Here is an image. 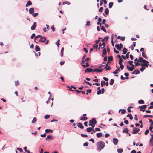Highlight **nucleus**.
<instances>
[{
    "label": "nucleus",
    "instance_id": "1",
    "mask_svg": "<svg viewBox=\"0 0 153 153\" xmlns=\"http://www.w3.org/2000/svg\"><path fill=\"white\" fill-rule=\"evenodd\" d=\"M97 146L98 150H101L103 149L105 146V144L104 142L100 141L97 143Z\"/></svg>",
    "mask_w": 153,
    "mask_h": 153
},
{
    "label": "nucleus",
    "instance_id": "2",
    "mask_svg": "<svg viewBox=\"0 0 153 153\" xmlns=\"http://www.w3.org/2000/svg\"><path fill=\"white\" fill-rule=\"evenodd\" d=\"M89 126H92V128H94L95 125L97 123V121L94 118H93L91 120H90L89 121Z\"/></svg>",
    "mask_w": 153,
    "mask_h": 153
},
{
    "label": "nucleus",
    "instance_id": "3",
    "mask_svg": "<svg viewBox=\"0 0 153 153\" xmlns=\"http://www.w3.org/2000/svg\"><path fill=\"white\" fill-rule=\"evenodd\" d=\"M143 62V63L141 64V65L142 67H148L149 63L148 61L146 60H144L143 62Z\"/></svg>",
    "mask_w": 153,
    "mask_h": 153
},
{
    "label": "nucleus",
    "instance_id": "4",
    "mask_svg": "<svg viewBox=\"0 0 153 153\" xmlns=\"http://www.w3.org/2000/svg\"><path fill=\"white\" fill-rule=\"evenodd\" d=\"M147 105H142L141 106H140L139 107V108H140V110L141 111H142L143 112H144L145 111V109L146 108Z\"/></svg>",
    "mask_w": 153,
    "mask_h": 153
},
{
    "label": "nucleus",
    "instance_id": "5",
    "mask_svg": "<svg viewBox=\"0 0 153 153\" xmlns=\"http://www.w3.org/2000/svg\"><path fill=\"white\" fill-rule=\"evenodd\" d=\"M140 131V129H137L136 127H134L132 133L135 134L138 132Z\"/></svg>",
    "mask_w": 153,
    "mask_h": 153
},
{
    "label": "nucleus",
    "instance_id": "6",
    "mask_svg": "<svg viewBox=\"0 0 153 153\" xmlns=\"http://www.w3.org/2000/svg\"><path fill=\"white\" fill-rule=\"evenodd\" d=\"M94 69H92L91 68H87L85 69V72L86 73L87 72H94Z\"/></svg>",
    "mask_w": 153,
    "mask_h": 153
},
{
    "label": "nucleus",
    "instance_id": "7",
    "mask_svg": "<svg viewBox=\"0 0 153 153\" xmlns=\"http://www.w3.org/2000/svg\"><path fill=\"white\" fill-rule=\"evenodd\" d=\"M46 39V38L45 37L42 36L39 40V42H45Z\"/></svg>",
    "mask_w": 153,
    "mask_h": 153
},
{
    "label": "nucleus",
    "instance_id": "8",
    "mask_svg": "<svg viewBox=\"0 0 153 153\" xmlns=\"http://www.w3.org/2000/svg\"><path fill=\"white\" fill-rule=\"evenodd\" d=\"M108 63H110V61H108L106 65L104 68L105 69V70L107 71L108 70H109L111 69V68L110 66H109L107 68L108 66Z\"/></svg>",
    "mask_w": 153,
    "mask_h": 153
},
{
    "label": "nucleus",
    "instance_id": "9",
    "mask_svg": "<svg viewBox=\"0 0 153 153\" xmlns=\"http://www.w3.org/2000/svg\"><path fill=\"white\" fill-rule=\"evenodd\" d=\"M118 140L117 139L115 138H113V142L115 145H117L118 143Z\"/></svg>",
    "mask_w": 153,
    "mask_h": 153
},
{
    "label": "nucleus",
    "instance_id": "10",
    "mask_svg": "<svg viewBox=\"0 0 153 153\" xmlns=\"http://www.w3.org/2000/svg\"><path fill=\"white\" fill-rule=\"evenodd\" d=\"M94 72H101L102 71V69H94Z\"/></svg>",
    "mask_w": 153,
    "mask_h": 153
},
{
    "label": "nucleus",
    "instance_id": "11",
    "mask_svg": "<svg viewBox=\"0 0 153 153\" xmlns=\"http://www.w3.org/2000/svg\"><path fill=\"white\" fill-rule=\"evenodd\" d=\"M107 54V51L106 49L105 48L103 50L102 53V57H104V56L105 55Z\"/></svg>",
    "mask_w": 153,
    "mask_h": 153
},
{
    "label": "nucleus",
    "instance_id": "12",
    "mask_svg": "<svg viewBox=\"0 0 153 153\" xmlns=\"http://www.w3.org/2000/svg\"><path fill=\"white\" fill-rule=\"evenodd\" d=\"M36 27V22H34L33 25L31 27V29L32 30H34Z\"/></svg>",
    "mask_w": 153,
    "mask_h": 153
},
{
    "label": "nucleus",
    "instance_id": "13",
    "mask_svg": "<svg viewBox=\"0 0 153 153\" xmlns=\"http://www.w3.org/2000/svg\"><path fill=\"white\" fill-rule=\"evenodd\" d=\"M54 137H52L51 135H48L47 136V137L46 138V140L51 139L53 140L54 139Z\"/></svg>",
    "mask_w": 153,
    "mask_h": 153
},
{
    "label": "nucleus",
    "instance_id": "14",
    "mask_svg": "<svg viewBox=\"0 0 153 153\" xmlns=\"http://www.w3.org/2000/svg\"><path fill=\"white\" fill-rule=\"evenodd\" d=\"M77 125L78 127L80 128L81 129H83L84 127L81 123H78Z\"/></svg>",
    "mask_w": 153,
    "mask_h": 153
},
{
    "label": "nucleus",
    "instance_id": "15",
    "mask_svg": "<svg viewBox=\"0 0 153 153\" xmlns=\"http://www.w3.org/2000/svg\"><path fill=\"white\" fill-rule=\"evenodd\" d=\"M29 12L30 14H33L34 12V9L33 8H30L29 9Z\"/></svg>",
    "mask_w": 153,
    "mask_h": 153
},
{
    "label": "nucleus",
    "instance_id": "16",
    "mask_svg": "<svg viewBox=\"0 0 153 153\" xmlns=\"http://www.w3.org/2000/svg\"><path fill=\"white\" fill-rule=\"evenodd\" d=\"M140 71L137 69L135 70L132 72V74H138L140 73Z\"/></svg>",
    "mask_w": 153,
    "mask_h": 153
},
{
    "label": "nucleus",
    "instance_id": "17",
    "mask_svg": "<svg viewBox=\"0 0 153 153\" xmlns=\"http://www.w3.org/2000/svg\"><path fill=\"white\" fill-rule=\"evenodd\" d=\"M145 60L143 59V58L142 57H140L137 62H143V61Z\"/></svg>",
    "mask_w": 153,
    "mask_h": 153
},
{
    "label": "nucleus",
    "instance_id": "18",
    "mask_svg": "<svg viewBox=\"0 0 153 153\" xmlns=\"http://www.w3.org/2000/svg\"><path fill=\"white\" fill-rule=\"evenodd\" d=\"M32 3L31 2V1H28L27 3L26 4L25 6L26 7H27L32 5Z\"/></svg>",
    "mask_w": 153,
    "mask_h": 153
},
{
    "label": "nucleus",
    "instance_id": "19",
    "mask_svg": "<svg viewBox=\"0 0 153 153\" xmlns=\"http://www.w3.org/2000/svg\"><path fill=\"white\" fill-rule=\"evenodd\" d=\"M127 49L125 48H124L123 50V54H125L127 52Z\"/></svg>",
    "mask_w": 153,
    "mask_h": 153
},
{
    "label": "nucleus",
    "instance_id": "20",
    "mask_svg": "<svg viewBox=\"0 0 153 153\" xmlns=\"http://www.w3.org/2000/svg\"><path fill=\"white\" fill-rule=\"evenodd\" d=\"M40 48L39 46L36 45L35 46V50L36 51H40Z\"/></svg>",
    "mask_w": 153,
    "mask_h": 153
},
{
    "label": "nucleus",
    "instance_id": "21",
    "mask_svg": "<svg viewBox=\"0 0 153 153\" xmlns=\"http://www.w3.org/2000/svg\"><path fill=\"white\" fill-rule=\"evenodd\" d=\"M115 47L117 50L119 51H120L121 50V49L119 46V44H116L115 45Z\"/></svg>",
    "mask_w": 153,
    "mask_h": 153
},
{
    "label": "nucleus",
    "instance_id": "22",
    "mask_svg": "<svg viewBox=\"0 0 153 153\" xmlns=\"http://www.w3.org/2000/svg\"><path fill=\"white\" fill-rule=\"evenodd\" d=\"M53 130H51V129H46L45 130V132L46 133H49V132L52 133V132H53Z\"/></svg>",
    "mask_w": 153,
    "mask_h": 153
},
{
    "label": "nucleus",
    "instance_id": "23",
    "mask_svg": "<svg viewBox=\"0 0 153 153\" xmlns=\"http://www.w3.org/2000/svg\"><path fill=\"white\" fill-rule=\"evenodd\" d=\"M92 128L91 127H89L87 128L86 131L88 132H91L92 130Z\"/></svg>",
    "mask_w": 153,
    "mask_h": 153
},
{
    "label": "nucleus",
    "instance_id": "24",
    "mask_svg": "<svg viewBox=\"0 0 153 153\" xmlns=\"http://www.w3.org/2000/svg\"><path fill=\"white\" fill-rule=\"evenodd\" d=\"M142 56L144 58L147 59L148 58L147 56L145 54L144 52H142Z\"/></svg>",
    "mask_w": 153,
    "mask_h": 153
},
{
    "label": "nucleus",
    "instance_id": "25",
    "mask_svg": "<svg viewBox=\"0 0 153 153\" xmlns=\"http://www.w3.org/2000/svg\"><path fill=\"white\" fill-rule=\"evenodd\" d=\"M129 130L127 128H126L123 131V133H128Z\"/></svg>",
    "mask_w": 153,
    "mask_h": 153
},
{
    "label": "nucleus",
    "instance_id": "26",
    "mask_svg": "<svg viewBox=\"0 0 153 153\" xmlns=\"http://www.w3.org/2000/svg\"><path fill=\"white\" fill-rule=\"evenodd\" d=\"M117 151L118 153H121L123 152V150L121 148L118 149H117Z\"/></svg>",
    "mask_w": 153,
    "mask_h": 153
},
{
    "label": "nucleus",
    "instance_id": "27",
    "mask_svg": "<svg viewBox=\"0 0 153 153\" xmlns=\"http://www.w3.org/2000/svg\"><path fill=\"white\" fill-rule=\"evenodd\" d=\"M121 110V109H120L119 110V112H120V111ZM126 110H125V109H123V110H122V111L121 112V114H125V113H126Z\"/></svg>",
    "mask_w": 153,
    "mask_h": 153
},
{
    "label": "nucleus",
    "instance_id": "28",
    "mask_svg": "<svg viewBox=\"0 0 153 153\" xmlns=\"http://www.w3.org/2000/svg\"><path fill=\"white\" fill-rule=\"evenodd\" d=\"M102 133H99L97 134V136L98 138L101 137L102 136Z\"/></svg>",
    "mask_w": 153,
    "mask_h": 153
},
{
    "label": "nucleus",
    "instance_id": "29",
    "mask_svg": "<svg viewBox=\"0 0 153 153\" xmlns=\"http://www.w3.org/2000/svg\"><path fill=\"white\" fill-rule=\"evenodd\" d=\"M101 27V29L104 32L106 33L107 31L106 30L104 26H100Z\"/></svg>",
    "mask_w": 153,
    "mask_h": 153
},
{
    "label": "nucleus",
    "instance_id": "30",
    "mask_svg": "<svg viewBox=\"0 0 153 153\" xmlns=\"http://www.w3.org/2000/svg\"><path fill=\"white\" fill-rule=\"evenodd\" d=\"M127 117H129L130 119L131 120L133 119V117L132 116L131 114H128V115L127 116Z\"/></svg>",
    "mask_w": 153,
    "mask_h": 153
},
{
    "label": "nucleus",
    "instance_id": "31",
    "mask_svg": "<svg viewBox=\"0 0 153 153\" xmlns=\"http://www.w3.org/2000/svg\"><path fill=\"white\" fill-rule=\"evenodd\" d=\"M109 10L108 8H107L105 9L104 13L106 15H107L109 13Z\"/></svg>",
    "mask_w": 153,
    "mask_h": 153
},
{
    "label": "nucleus",
    "instance_id": "32",
    "mask_svg": "<svg viewBox=\"0 0 153 153\" xmlns=\"http://www.w3.org/2000/svg\"><path fill=\"white\" fill-rule=\"evenodd\" d=\"M127 69L128 70H129L131 71H132L133 70V68H132L131 67H129L128 66H127Z\"/></svg>",
    "mask_w": 153,
    "mask_h": 153
},
{
    "label": "nucleus",
    "instance_id": "33",
    "mask_svg": "<svg viewBox=\"0 0 153 153\" xmlns=\"http://www.w3.org/2000/svg\"><path fill=\"white\" fill-rule=\"evenodd\" d=\"M88 119L86 117H82L80 118V120H83V121H85Z\"/></svg>",
    "mask_w": 153,
    "mask_h": 153
},
{
    "label": "nucleus",
    "instance_id": "34",
    "mask_svg": "<svg viewBox=\"0 0 153 153\" xmlns=\"http://www.w3.org/2000/svg\"><path fill=\"white\" fill-rule=\"evenodd\" d=\"M138 103L140 104H144V101L143 100H140L138 102Z\"/></svg>",
    "mask_w": 153,
    "mask_h": 153
},
{
    "label": "nucleus",
    "instance_id": "35",
    "mask_svg": "<svg viewBox=\"0 0 153 153\" xmlns=\"http://www.w3.org/2000/svg\"><path fill=\"white\" fill-rule=\"evenodd\" d=\"M64 48H62L61 49V54H60L61 57H62L63 56V51L64 50Z\"/></svg>",
    "mask_w": 153,
    "mask_h": 153
},
{
    "label": "nucleus",
    "instance_id": "36",
    "mask_svg": "<svg viewBox=\"0 0 153 153\" xmlns=\"http://www.w3.org/2000/svg\"><path fill=\"white\" fill-rule=\"evenodd\" d=\"M120 69L119 68H118L116 70L114 71L113 72V73L114 74H117L118 73V71H120Z\"/></svg>",
    "mask_w": 153,
    "mask_h": 153
},
{
    "label": "nucleus",
    "instance_id": "37",
    "mask_svg": "<svg viewBox=\"0 0 153 153\" xmlns=\"http://www.w3.org/2000/svg\"><path fill=\"white\" fill-rule=\"evenodd\" d=\"M93 47L94 48L97 49L98 47V45L97 44H94L93 45Z\"/></svg>",
    "mask_w": 153,
    "mask_h": 153
},
{
    "label": "nucleus",
    "instance_id": "38",
    "mask_svg": "<svg viewBox=\"0 0 153 153\" xmlns=\"http://www.w3.org/2000/svg\"><path fill=\"white\" fill-rule=\"evenodd\" d=\"M113 5V2H110L109 4V8H111Z\"/></svg>",
    "mask_w": 153,
    "mask_h": 153
},
{
    "label": "nucleus",
    "instance_id": "39",
    "mask_svg": "<svg viewBox=\"0 0 153 153\" xmlns=\"http://www.w3.org/2000/svg\"><path fill=\"white\" fill-rule=\"evenodd\" d=\"M114 80L113 79H111L110 80V85H113L114 83Z\"/></svg>",
    "mask_w": 153,
    "mask_h": 153
},
{
    "label": "nucleus",
    "instance_id": "40",
    "mask_svg": "<svg viewBox=\"0 0 153 153\" xmlns=\"http://www.w3.org/2000/svg\"><path fill=\"white\" fill-rule=\"evenodd\" d=\"M105 81H102L101 82V87H102L104 85H105Z\"/></svg>",
    "mask_w": 153,
    "mask_h": 153
},
{
    "label": "nucleus",
    "instance_id": "41",
    "mask_svg": "<svg viewBox=\"0 0 153 153\" xmlns=\"http://www.w3.org/2000/svg\"><path fill=\"white\" fill-rule=\"evenodd\" d=\"M108 61H112L113 59L112 56H110L108 57Z\"/></svg>",
    "mask_w": 153,
    "mask_h": 153
},
{
    "label": "nucleus",
    "instance_id": "42",
    "mask_svg": "<svg viewBox=\"0 0 153 153\" xmlns=\"http://www.w3.org/2000/svg\"><path fill=\"white\" fill-rule=\"evenodd\" d=\"M66 4H68V5H69V4H70V3L69 2L67 1H66L65 2H64L62 3V4L63 5H64Z\"/></svg>",
    "mask_w": 153,
    "mask_h": 153
},
{
    "label": "nucleus",
    "instance_id": "43",
    "mask_svg": "<svg viewBox=\"0 0 153 153\" xmlns=\"http://www.w3.org/2000/svg\"><path fill=\"white\" fill-rule=\"evenodd\" d=\"M122 62H123V59L122 58H120L119 59V64H122Z\"/></svg>",
    "mask_w": 153,
    "mask_h": 153
},
{
    "label": "nucleus",
    "instance_id": "44",
    "mask_svg": "<svg viewBox=\"0 0 153 153\" xmlns=\"http://www.w3.org/2000/svg\"><path fill=\"white\" fill-rule=\"evenodd\" d=\"M36 121H37V120H36V119L35 117H34L33 118V119L32 121V123H34Z\"/></svg>",
    "mask_w": 153,
    "mask_h": 153
},
{
    "label": "nucleus",
    "instance_id": "45",
    "mask_svg": "<svg viewBox=\"0 0 153 153\" xmlns=\"http://www.w3.org/2000/svg\"><path fill=\"white\" fill-rule=\"evenodd\" d=\"M106 44V43L105 42H103L102 43V45L103 46L101 48L102 49H104V48L105 47V46Z\"/></svg>",
    "mask_w": 153,
    "mask_h": 153
},
{
    "label": "nucleus",
    "instance_id": "46",
    "mask_svg": "<svg viewBox=\"0 0 153 153\" xmlns=\"http://www.w3.org/2000/svg\"><path fill=\"white\" fill-rule=\"evenodd\" d=\"M15 82L16 86L19 85V83L18 81H15Z\"/></svg>",
    "mask_w": 153,
    "mask_h": 153
},
{
    "label": "nucleus",
    "instance_id": "47",
    "mask_svg": "<svg viewBox=\"0 0 153 153\" xmlns=\"http://www.w3.org/2000/svg\"><path fill=\"white\" fill-rule=\"evenodd\" d=\"M90 21H88L86 22V24L85 25L89 26L90 25Z\"/></svg>",
    "mask_w": 153,
    "mask_h": 153
},
{
    "label": "nucleus",
    "instance_id": "48",
    "mask_svg": "<svg viewBox=\"0 0 153 153\" xmlns=\"http://www.w3.org/2000/svg\"><path fill=\"white\" fill-rule=\"evenodd\" d=\"M108 37H104V38L102 39V41L104 42V41H105V39H106V42L107 41V40H108Z\"/></svg>",
    "mask_w": 153,
    "mask_h": 153
},
{
    "label": "nucleus",
    "instance_id": "49",
    "mask_svg": "<svg viewBox=\"0 0 153 153\" xmlns=\"http://www.w3.org/2000/svg\"><path fill=\"white\" fill-rule=\"evenodd\" d=\"M103 7H101L99 9V11L100 12H102L103 11Z\"/></svg>",
    "mask_w": 153,
    "mask_h": 153
},
{
    "label": "nucleus",
    "instance_id": "50",
    "mask_svg": "<svg viewBox=\"0 0 153 153\" xmlns=\"http://www.w3.org/2000/svg\"><path fill=\"white\" fill-rule=\"evenodd\" d=\"M129 53H130V52H128L127 53V54L126 56V59H128V58H129Z\"/></svg>",
    "mask_w": 153,
    "mask_h": 153
},
{
    "label": "nucleus",
    "instance_id": "51",
    "mask_svg": "<svg viewBox=\"0 0 153 153\" xmlns=\"http://www.w3.org/2000/svg\"><path fill=\"white\" fill-rule=\"evenodd\" d=\"M149 131L148 129L146 130L144 133V134L145 135H147L148 134V133H149Z\"/></svg>",
    "mask_w": 153,
    "mask_h": 153
},
{
    "label": "nucleus",
    "instance_id": "52",
    "mask_svg": "<svg viewBox=\"0 0 153 153\" xmlns=\"http://www.w3.org/2000/svg\"><path fill=\"white\" fill-rule=\"evenodd\" d=\"M132 108V107H131V106L129 107H128V108L127 109L128 112H131V110L130 109L131 108Z\"/></svg>",
    "mask_w": 153,
    "mask_h": 153
},
{
    "label": "nucleus",
    "instance_id": "53",
    "mask_svg": "<svg viewBox=\"0 0 153 153\" xmlns=\"http://www.w3.org/2000/svg\"><path fill=\"white\" fill-rule=\"evenodd\" d=\"M153 128V126L151 125V124H150V127L149 128V129L150 131H151L152 129Z\"/></svg>",
    "mask_w": 153,
    "mask_h": 153
},
{
    "label": "nucleus",
    "instance_id": "54",
    "mask_svg": "<svg viewBox=\"0 0 153 153\" xmlns=\"http://www.w3.org/2000/svg\"><path fill=\"white\" fill-rule=\"evenodd\" d=\"M50 115H46L44 117V118L45 119H47L50 117Z\"/></svg>",
    "mask_w": 153,
    "mask_h": 153
},
{
    "label": "nucleus",
    "instance_id": "55",
    "mask_svg": "<svg viewBox=\"0 0 153 153\" xmlns=\"http://www.w3.org/2000/svg\"><path fill=\"white\" fill-rule=\"evenodd\" d=\"M59 41H60L59 39H58L56 42V44L58 47H59V45L60 44L59 43Z\"/></svg>",
    "mask_w": 153,
    "mask_h": 153
},
{
    "label": "nucleus",
    "instance_id": "56",
    "mask_svg": "<svg viewBox=\"0 0 153 153\" xmlns=\"http://www.w3.org/2000/svg\"><path fill=\"white\" fill-rule=\"evenodd\" d=\"M150 146H153V141H150Z\"/></svg>",
    "mask_w": 153,
    "mask_h": 153
},
{
    "label": "nucleus",
    "instance_id": "57",
    "mask_svg": "<svg viewBox=\"0 0 153 153\" xmlns=\"http://www.w3.org/2000/svg\"><path fill=\"white\" fill-rule=\"evenodd\" d=\"M38 13H33L32 15H33V16H34V17H36L38 15Z\"/></svg>",
    "mask_w": 153,
    "mask_h": 153
},
{
    "label": "nucleus",
    "instance_id": "58",
    "mask_svg": "<svg viewBox=\"0 0 153 153\" xmlns=\"http://www.w3.org/2000/svg\"><path fill=\"white\" fill-rule=\"evenodd\" d=\"M120 68L122 69L123 70L124 68V66L123 65H122V64H120Z\"/></svg>",
    "mask_w": 153,
    "mask_h": 153
},
{
    "label": "nucleus",
    "instance_id": "59",
    "mask_svg": "<svg viewBox=\"0 0 153 153\" xmlns=\"http://www.w3.org/2000/svg\"><path fill=\"white\" fill-rule=\"evenodd\" d=\"M81 136L83 137H88V135L86 134H81Z\"/></svg>",
    "mask_w": 153,
    "mask_h": 153
},
{
    "label": "nucleus",
    "instance_id": "60",
    "mask_svg": "<svg viewBox=\"0 0 153 153\" xmlns=\"http://www.w3.org/2000/svg\"><path fill=\"white\" fill-rule=\"evenodd\" d=\"M145 69V68L144 67H142L140 68V71H142L143 72V71Z\"/></svg>",
    "mask_w": 153,
    "mask_h": 153
},
{
    "label": "nucleus",
    "instance_id": "61",
    "mask_svg": "<svg viewBox=\"0 0 153 153\" xmlns=\"http://www.w3.org/2000/svg\"><path fill=\"white\" fill-rule=\"evenodd\" d=\"M102 93L101 90L100 89H99V90L97 92V94L100 95Z\"/></svg>",
    "mask_w": 153,
    "mask_h": 153
},
{
    "label": "nucleus",
    "instance_id": "62",
    "mask_svg": "<svg viewBox=\"0 0 153 153\" xmlns=\"http://www.w3.org/2000/svg\"><path fill=\"white\" fill-rule=\"evenodd\" d=\"M114 52L116 53L117 54H118L119 53V52L118 51H117V50H116L115 49V48H114Z\"/></svg>",
    "mask_w": 153,
    "mask_h": 153
},
{
    "label": "nucleus",
    "instance_id": "63",
    "mask_svg": "<svg viewBox=\"0 0 153 153\" xmlns=\"http://www.w3.org/2000/svg\"><path fill=\"white\" fill-rule=\"evenodd\" d=\"M85 83L88 84L90 86H92V84L91 83L87 82V81H85Z\"/></svg>",
    "mask_w": 153,
    "mask_h": 153
},
{
    "label": "nucleus",
    "instance_id": "64",
    "mask_svg": "<svg viewBox=\"0 0 153 153\" xmlns=\"http://www.w3.org/2000/svg\"><path fill=\"white\" fill-rule=\"evenodd\" d=\"M124 122L126 124H128L129 123L128 121L127 120H125Z\"/></svg>",
    "mask_w": 153,
    "mask_h": 153
}]
</instances>
